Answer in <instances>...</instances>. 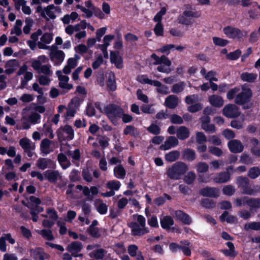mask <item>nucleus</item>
<instances>
[{
  "label": "nucleus",
  "mask_w": 260,
  "mask_h": 260,
  "mask_svg": "<svg viewBox=\"0 0 260 260\" xmlns=\"http://www.w3.org/2000/svg\"><path fill=\"white\" fill-rule=\"evenodd\" d=\"M196 174L192 171L188 172L184 176L183 180L187 184L190 185L193 183L196 178Z\"/></svg>",
  "instance_id": "obj_42"
},
{
  "label": "nucleus",
  "mask_w": 260,
  "mask_h": 260,
  "mask_svg": "<svg viewBox=\"0 0 260 260\" xmlns=\"http://www.w3.org/2000/svg\"><path fill=\"white\" fill-rule=\"evenodd\" d=\"M138 81L141 83L147 84L150 85L157 87V91L162 94H167L169 93L168 91V87L165 85H162L160 82L158 80H152L147 77L146 75H142L138 77Z\"/></svg>",
  "instance_id": "obj_5"
},
{
  "label": "nucleus",
  "mask_w": 260,
  "mask_h": 260,
  "mask_svg": "<svg viewBox=\"0 0 260 260\" xmlns=\"http://www.w3.org/2000/svg\"><path fill=\"white\" fill-rule=\"evenodd\" d=\"M171 197L167 193H164L163 196L159 197L154 200V203L158 206H160L165 204L166 199L168 200H171Z\"/></svg>",
  "instance_id": "obj_36"
},
{
  "label": "nucleus",
  "mask_w": 260,
  "mask_h": 260,
  "mask_svg": "<svg viewBox=\"0 0 260 260\" xmlns=\"http://www.w3.org/2000/svg\"><path fill=\"white\" fill-rule=\"evenodd\" d=\"M51 65L49 64L42 65L41 68L38 71V73H43L46 75H50L52 72L50 70Z\"/></svg>",
  "instance_id": "obj_56"
},
{
  "label": "nucleus",
  "mask_w": 260,
  "mask_h": 260,
  "mask_svg": "<svg viewBox=\"0 0 260 260\" xmlns=\"http://www.w3.org/2000/svg\"><path fill=\"white\" fill-rule=\"evenodd\" d=\"M244 229L246 231L252 230L254 231L260 230V222H251L245 224Z\"/></svg>",
  "instance_id": "obj_46"
},
{
  "label": "nucleus",
  "mask_w": 260,
  "mask_h": 260,
  "mask_svg": "<svg viewBox=\"0 0 260 260\" xmlns=\"http://www.w3.org/2000/svg\"><path fill=\"white\" fill-rule=\"evenodd\" d=\"M239 90L240 88L237 87L230 89L227 93V99L229 100H232L234 98H235L236 96L237 95L236 94L239 91Z\"/></svg>",
  "instance_id": "obj_61"
},
{
  "label": "nucleus",
  "mask_w": 260,
  "mask_h": 260,
  "mask_svg": "<svg viewBox=\"0 0 260 260\" xmlns=\"http://www.w3.org/2000/svg\"><path fill=\"white\" fill-rule=\"evenodd\" d=\"M178 103V98L176 95L172 94L169 95L165 100V105L166 107L173 109H175Z\"/></svg>",
  "instance_id": "obj_23"
},
{
  "label": "nucleus",
  "mask_w": 260,
  "mask_h": 260,
  "mask_svg": "<svg viewBox=\"0 0 260 260\" xmlns=\"http://www.w3.org/2000/svg\"><path fill=\"white\" fill-rule=\"evenodd\" d=\"M260 175V169L258 167L250 168L248 172V176L251 179H255Z\"/></svg>",
  "instance_id": "obj_38"
},
{
  "label": "nucleus",
  "mask_w": 260,
  "mask_h": 260,
  "mask_svg": "<svg viewBox=\"0 0 260 260\" xmlns=\"http://www.w3.org/2000/svg\"><path fill=\"white\" fill-rule=\"evenodd\" d=\"M226 245L229 248V249H222L221 252L226 256H229L235 258L238 254V252L236 251L235 246L232 242H227Z\"/></svg>",
  "instance_id": "obj_22"
},
{
  "label": "nucleus",
  "mask_w": 260,
  "mask_h": 260,
  "mask_svg": "<svg viewBox=\"0 0 260 260\" xmlns=\"http://www.w3.org/2000/svg\"><path fill=\"white\" fill-rule=\"evenodd\" d=\"M180 243L183 244L181 250L182 251L184 255L186 256H190L191 251L188 247L190 244V243L188 240H184L181 241Z\"/></svg>",
  "instance_id": "obj_34"
},
{
  "label": "nucleus",
  "mask_w": 260,
  "mask_h": 260,
  "mask_svg": "<svg viewBox=\"0 0 260 260\" xmlns=\"http://www.w3.org/2000/svg\"><path fill=\"white\" fill-rule=\"evenodd\" d=\"M57 160L62 168L67 169L71 165L70 161L68 160L66 154L60 153L57 155Z\"/></svg>",
  "instance_id": "obj_29"
},
{
  "label": "nucleus",
  "mask_w": 260,
  "mask_h": 260,
  "mask_svg": "<svg viewBox=\"0 0 260 260\" xmlns=\"http://www.w3.org/2000/svg\"><path fill=\"white\" fill-rule=\"evenodd\" d=\"M201 205L206 209H213L215 207L216 203L213 200L204 198L202 199Z\"/></svg>",
  "instance_id": "obj_35"
},
{
  "label": "nucleus",
  "mask_w": 260,
  "mask_h": 260,
  "mask_svg": "<svg viewBox=\"0 0 260 260\" xmlns=\"http://www.w3.org/2000/svg\"><path fill=\"white\" fill-rule=\"evenodd\" d=\"M212 40L215 45L221 47H224L229 43L228 40L217 37H213Z\"/></svg>",
  "instance_id": "obj_44"
},
{
  "label": "nucleus",
  "mask_w": 260,
  "mask_h": 260,
  "mask_svg": "<svg viewBox=\"0 0 260 260\" xmlns=\"http://www.w3.org/2000/svg\"><path fill=\"white\" fill-rule=\"evenodd\" d=\"M199 193L204 197L216 198L219 196V190L214 187L206 186L201 188Z\"/></svg>",
  "instance_id": "obj_12"
},
{
  "label": "nucleus",
  "mask_w": 260,
  "mask_h": 260,
  "mask_svg": "<svg viewBox=\"0 0 260 260\" xmlns=\"http://www.w3.org/2000/svg\"><path fill=\"white\" fill-rule=\"evenodd\" d=\"M231 179V173L223 172L218 173L214 178V181L217 183H223L228 182Z\"/></svg>",
  "instance_id": "obj_25"
},
{
  "label": "nucleus",
  "mask_w": 260,
  "mask_h": 260,
  "mask_svg": "<svg viewBox=\"0 0 260 260\" xmlns=\"http://www.w3.org/2000/svg\"><path fill=\"white\" fill-rule=\"evenodd\" d=\"M202 105L201 103H197L188 107L187 110L191 113H196L201 110Z\"/></svg>",
  "instance_id": "obj_63"
},
{
  "label": "nucleus",
  "mask_w": 260,
  "mask_h": 260,
  "mask_svg": "<svg viewBox=\"0 0 260 260\" xmlns=\"http://www.w3.org/2000/svg\"><path fill=\"white\" fill-rule=\"evenodd\" d=\"M196 141L199 144H201L207 141V138L205 135L201 132H198L196 133Z\"/></svg>",
  "instance_id": "obj_58"
},
{
  "label": "nucleus",
  "mask_w": 260,
  "mask_h": 260,
  "mask_svg": "<svg viewBox=\"0 0 260 260\" xmlns=\"http://www.w3.org/2000/svg\"><path fill=\"white\" fill-rule=\"evenodd\" d=\"M40 234L43 237L45 238L48 241H51L54 239L52 231L50 230H42Z\"/></svg>",
  "instance_id": "obj_55"
},
{
  "label": "nucleus",
  "mask_w": 260,
  "mask_h": 260,
  "mask_svg": "<svg viewBox=\"0 0 260 260\" xmlns=\"http://www.w3.org/2000/svg\"><path fill=\"white\" fill-rule=\"evenodd\" d=\"M50 58L53 60L55 58L57 60V62L55 63L56 65H60L63 61L65 57V54L63 51L58 50L57 47L55 45L51 46V52L50 54Z\"/></svg>",
  "instance_id": "obj_14"
},
{
  "label": "nucleus",
  "mask_w": 260,
  "mask_h": 260,
  "mask_svg": "<svg viewBox=\"0 0 260 260\" xmlns=\"http://www.w3.org/2000/svg\"><path fill=\"white\" fill-rule=\"evenodd\" d=\"M223 114L228 118H237L240 115L237 107L234 104H228L224 106L222 110Z\"/></svg>",
  "instance_id": "obj_9"
},
{
  "label": "nucleus",
  "mask_w": 260,
  "mask_h": 260,
  "mask_svg": "<svg viewBox=\"0 0 260 260\" xmlns=\"http://www.w3.org/2000/svg\"><path fill=\"white\" fill-rule=\"evenodd\" d=\"M196 157L195 151L190 148H186L182 152V159L191 162L196 159Z\"/></svg>",
  "instance_id": "obj_26"
},
{
  "label": "nucleus",
  "mask_w": 260,
  "mask_h": 260,
  "mask_svg": "<svg viewBox=\"0 0 260 260\" xmlns=\"http://www.w3.org/2000/svg\"><path fill=\"white\" fill-rule=\"evenodd\" d=\"M188 169V166L184 162L177 161L169 167L166 172L168 178L171 180H177L181 178Z\"/></svg>",
  "instance_id": "obj_1"
},
{
  "label": "nucleus",
  "mask_w": 260,
  "mask_h": 260,
  "mask_svg": "<svg viewBox=\"0 0 260 260\" xmlns=\"http://www.w3.org/2000/svg\"><path fill=\"white\" fill-rule=\"evenodd\" d=\"M19 145L23 150H25L31 147L30 140L27 138L21 139L19 141Z\"/></svg>",
  "instance_id": "obj_64"
},
{
  "label": "nucleus",
  "mask_w": 260,
  "mask_h": 260,
  "mask_svg": "<svg viewBox=\"0 0 260 260\" xmlns=\"http://www.w3.org/2000/svg\"><path fill=\"white\" fill-rule=\"evenodd\" d=\"M69 178L70 181L73 182L80 181L81 177L80 172L76 169H73L70 173Z\"/></svg>",
  "instance_id": "obj_43"
},
{
  "label": "nucleus",
  "mask_w": 260,
  "mask_h": 260,
  "mask_svg": "<svg viewBox=\"0 0 260 260\" xmlns=\"http://www.w3.org/2000/svg\"><path fill=\"white\" fill-rule=\"evenodd\" d=\"M29 252L34 260H45L50 257V255L46 253L42 247H38L30 249Z\"/></svg>",
  "instance_id": "obj_11"
},
{
  "label": "nucleus",
  "mask_w": 260,
  "mask_h": 260,
  "mask_svg": "<svg viewBox=\"0 0 260 260\" xmlns=\"http://www.w3.org/2000/svg\"><path fill=\"white\" fill-rule=\"evenodd\" d=\"M53 39V35L48 32L44 33L41 38V41L47 44H50Z\"/></svg>",
  "instance_id": "obj_62"
},
{
  "label": "nucleus",
  "mask_w": 260,
  "mask_h": 260,
  "mask_svg": "<svg viewBox=\"0 0 260 260\" xmlns=\"http://www.w3.org/2000/svg\"><path fill=\"white\" fill-rule=\"evenodd\" d=\"M128 226L131 229L132 234L134 236H142L149 233L148 228H140V225L135 221H132L129 224Z\"/></svg>",
  "instance_id": "obj_13"
},
{
  "label": "nucleus",
  "mask_w": 260,
  "mask_h": 260,
  "mask_svg": "<svg viewBox=\"0 0 260 260\" xmlns=\"http://www.w3.org/2000/svg\"><path fill=\"white\" fill-rule=\"evenodd\" d=\"M86 115L89 117H92L95 114V110L94 106L91 103L87 104L86 108Z\"/></svg>",
  "instance_id": "obj_59"
},
{
  "label": "nucleus",
  "mask_w": 260,
  "mask_h": 260,
  "mask_svg": "<svg viewBox=\"0 0 260 260\" xmlns=\"http://www.w3.org/2000/svg\"><path fill=\"white\" fill-rule=\"evenodd\" d=\"M38 168L44 170L47 168L54 169L55 168V163L54 161L48 158H39L37 161Z\"/></svg>",
  "instance_id": "obj_15"
},
{
  "label": "nucleus",
  "mask_w": 260,
  "mask_h": 260,
  "mask_svg": "<svg viewBox=\"0 0 260 260\" xmlns=\"http://www.w3.org/2000/svg\"><path fill=\"white\" fill-rule=\"evenodd\" d=\"M200 16V13L197 11H191L186 10L183 11L182 15H180L178 17V21L179 24L185 25H190L192 24V18H199Z\"/></svg>",
  "instance_id": "obj_6"
},
{
  "label": "nucleus",
  "mask_w": 260,
  "mask_h": 260,
  "mask_svg": "<svg viewBox=\"0 0 260 260\" xmlns=\"http://www.w3.org/2000/svg\"><path fill=\"white\" fill-rule=\"evenodd\" d=\"M83 248L81 242L79 241H74L69 244L67 247V250L70 252L73 256L75 253L80 252Z\"/></svg>",
  "instance_id": "obj_21"
},
{
  "label": "nucleus",
  "mask_w": 260,
  "mask_h": 260,
  "mask_svg": "<svg viewBox=\"0 0 260 260\" xmlns=\"http://www.w3.org/2000/svg\"><path fill=\"white\" fill-rule=\"evenodd\" d=\"M110 61L111 63L114 64L117 69H121L123 68V59L119 55L118 51H110Z\"/></svg>",
  "instance_id": "obj_16"
},
{
  "label": "nucleus",
  "mask_w": 260,
  "mask_h": 260,
  "mask_svg": "<svg viewBox=\"0 0 260 260\" xmlns=\"http://www.w3.org/2000/svg\"><path fill=\"white\" fill-rule=\"evenodd\" d=\"M160 224L163 229L168 230L171 229V226L174 224V221L171 216L166 215L160 218Z\"/></svg>",
  "instance_id": "obj_24"
},
{
  "label": "nucleus",
  "mask_w": 260,
  "mask_h": 260,
  "mask_svg": "<svg viewBox=\"0 0 260 260\" xmlns=\"http://www.w3.org/2000/svg\"><path fill=\"white\" fill-rule=\"evenodd\" d=\"M210 104L215 107H221L224 104V101L221 96L213 94L209 98Z\"/></svg>",
  "instance_id": "obj_28"
},
{
  "label": "nucleus",
  "mask_w": 260,
  "mask_h": 260,
  "mask_svg": "<svg viewBox=\"0 0 260 260\" xmlns=\"http://www.w3.org/2000/svg\"><path fill=\"white\" fill-rule=\"evenodd\" d=\"M87 231L88 233L93 238H99L101 236L100 233L99 229L97 227L88 228Z\"/></svg>",
  "instance_id": "obj_52"
},
{
  "label": "nucleus",
  "mask_w": 260,
  "mask_h": 260,
  "mask_svg": "<svg viewBox=\"0 0 260 260\" xmlns=\"http://www.w3.org/2000/svg\"><path fill=\"white\" fill-rule=\"evenodd\" d=\"M252 96V91L249 88L242 87V91L237 94L235 103L239 105H243L249 103Z\"/></svg>",
  "instance_id": "obj_8"
},
{
  "label": "nucleus",
  "mask_w": 260,
  "mask_h": 260,
  "mask_svg": "<svg viewBox=\"0 0 260 260\" xmlns=\"http://www.w3.org/2000/svg\"><path fill=\"white\" fill-rule=\"evenodd\" d=\"M196 169L199 173H206L208 171L209 166L205 162H199L196 166Z\"/></svg>",
  "instance_id": "obj_50"
},
{
  "label": "nucleus",
  "mask_w": 260,
  "mask_h": 260,
  "mask_svg": "<svg viewBox=\"0 0 260 260\" xmlns=\"http://www.w3.org/2000/svg\"><path fill=\"white\" fill-rule=\"evenodd\" d=\"M56 133L60 141L72 140L74 137V131L72 127L68 124L65 125L64 127H59Z\"/></svg>",
  "instance_id": "obj_7"
},
{
  "label": "nucleus",
  "mask_w": 260,
  "mask_h": 260,
  "mask_svg": "<svg viewBox=\"0 0 260 260\" xmlns=\"http://www.w3.org/2000/svg\"><path fill=\"white\" fill-rule=\"evenodd\" d=\"M45 179L49 182L54 183L60 176L59 172L57 170H47L44 172Z\"/></svg>",
  "instance_id": "obj_19"
},
{
  "label": "nucleus",
  "mask_w": 260,
  "mask_h": 260,
  "mask_svg": "<svg viewBox=\"0 0 260 260\" xmlns=\"http://www.w3.org/2000/svg\"><path fill=\"white\" fill-rule=\"evenodd\" d=\"M114 174L117 178L124 179L126 175V171L121 165H118L114 168Z\"/></svg>",
  "instance_id": "obj_32"
},
{
  "label": "nucleus",
  "mask_w": 260,
  "mask_h": 260,
  "mask_svg": "<svg viewBox=\"0 0 260 260\" xmlns=\"http://www.w3.org/2000/svg\"><path fill=\"white\" fill-rule=\"evenodd\" d=\"M51 144V141L46 138L43 139L40 144L41 150L46 154L49 153V149Z\"/></svg>",
  "instance_id": "obj_37"
},
{
  "label": "nucleus",
  "mask_w": 260,
  "mask_h": 260,
  "mask_svg": "<svg viewBox=\"0 0 260 260\" xmlns=\"http://www.w3.org/2000/svg\"><path fill=\"white\" fill-rule=\"evenodd\" d=\"M107 251L103 249L100 248L94 251L93 257L97 259H103Z\"/></svg>",
  "instance_id": "obj_60"
},
{
  "label": "nucleus",
  "mask_w": 260,
  "mask_h": 260,
  "mask_svg": "<svg viewBox=\"0 0 260 260\" xmlns=\"http://www.w3.org/2000/svg\"><path fill=\"white\" fill-rule=\"evenodd\" d=\"M236 184L244 194L253 196L260 192V185H255L251 187L250 185L249 180L246 177H238L236 179Z\"/></svg>",
  "instance_id": "obj_2"
},
{
  "label": "nucleus",
  "mask_w": 260,
  "mask_h": 260,
  "mask_svg": "<svg viewBox=\"0 0 260 260\" xmlns=\"http://www.w3.org/2000/svg\"><path fill=\"white\" fill-rule=\"evenodd\" d=\"M123 134L124 135H129L132 137H137L139 134V131L137 128L133 125H128L125 126L123 130Z\"/></svg>",
  "instance_id": "obj_30"
},
{
  "label": "nucleus",
  "mask_w": 260,
  "mask_h": 260,
  "mask_svg": "<svg viewBox=\"0 0 260 260\" xmlns=\"http://www.w3.org/2000/svg\"><path fill=\"white\" fill-rule=\"evenodd\" d=\"M176 220L181 221L183 224L190 225L192 221L190 216L182 210H177L175 212Z\"/></svg>",
  "instance_id": "obj_17"
},
{
  "label": "nucleus",
  "mask_w": 260,
  "mask_h": 260,
  "mask_svg": "<svg viewBox=\"0 0 260 260\" xmlns=\"http://www.w3.org/2000/svg\"><path fill=\"white\" fill-rule=\"evenodd\" d=\"M66 153L67 155L71 156L75 160H79L81 157L80 151L79 149H76L74 151L69 150Z\"/></svg>",
  "instance_id": "obj_48"
},
{
  "label": "nucleus",
  "mask_w": 260,
  "mask_h": 260,
  "mask_svg": "<svg viewBox=\"0 0 260 260\" xmlns=\"http://www.w3.org/2000/svg\"><path fill=\"white\" fill-rule=\"evenodd\" d=\"M222 192L225 195L231 196L235 193V189L233 186L228 185L223 187Z\"/></svg>",
  "instance_id": "obj_57"
},
{
  "label": "nucleus",
  "mask_w": 260,
  "mask_h": 260,
  "mask_svg": "<svg viewBox=\"0 0 260 260\" xmlns=\"http://www.w3.org/2000/svg\"><path fill=\"white\" fill-rule=\"evenodd\" d=\"M257 77L256 74L244 72L241 74L240 78L244 82L253 83L256 79Z\"/></svg>",
  "instance_id": "obj_31"
},
{
  "label": "nucleus",
  "mask_w": 260,
  "mask_h": 260,
  "mask_svg": "<svg viewBox=\"0 0 260 260\" xmlns=\"http://www.w3.org/2000/svg\"><path fill=\"white\" fill-rule=\"evenodd\" d=\"M223 32L227 37L230 39L241 41L243 37L247 36L248 32L241 30L238 28L228 25L223 28Z\"/></svg>",
  "instance_id": "obj_4"
},
{
  "label": "nucleus",
  "mask_w": 260,
  "mask_h": 260,
  "mask_svg": "<svg viewBox=\"0 0 260 260\" xmlns=\"http://www.w3.org/2000/svg\"><path fill=\"white\" fill-rule=\"evenodd\" d=\"M147 129L150 133L155 135H159L161 131V129L159 126L154 123L151 124L148 127Z\"/></svg>",
  "instance_id": "obj_53"
},
{
  "label": "nucleus",
  "mask_w": 260,
  "mask_h": 260,
  "mask_svg": "<svg viewBox=\"0 0 260 260\" xmlns=\"http://www.w3.org/2000/svg\"><path fill=\"white\" fill-rule=\"evenodd\" d=\"M170 121L173 124H181L183 123L182 118L176 114H172L170 116Z\"/></svg>",
  "instance_id": "obj_54"
},
{
  "label": "nucleus",
  "mask_w": 260,
  "mask_h": 260,
  "mask_svg": "<svg viewBox=\"0 0 260 260\" xmlns=\"http://www.w3.org/2000/svg\"><path fill=\"white\" fill-rule=\"evenodd\" d=\"M179 156L180 152L177 150H173L166 153L165 158L167 161L171 162L177 160Z\"/></svg>",
  "instance_id": "obj_33"
},
{
  "label": "nucleus",
  "mask_w": 260,
  "mask_h": 260,
  "mask_svg": "<svg viewBox=\"0 0 260 260\" xmlns=\"http://www.w3.org/2000/svg\"><path fill=\"white\" fill-rule=\"evenodd\" d=\"M107 187L108 188L112 190H118L121 185V183L119 181L112 180L107 182Z\"/></svg>",
  "instance_id": "obj_47"
},
{
  "label": "nucleus",
  "mask_w": 260,
  "mask_h": 260,
  "mask_svg": "<svg viewBox=\"0 0 260 260\" xmlns=\"http://www.w3.org/2000/svg\"><path fill=\"white\" fill-rule=\"evenodd\" d=\"M104 110L109 120L114 125H116L117 122V118H121L123 114V109L115 104L107 105L105 107Z\"/></svg>",
  "instance_id": "obj_3"
},
{
  "label": "nucleus",
  "mask_w": 260,
  "mask_h": 260,
  "mask_svg": "<svg viewBox=\"0 0 260 260\" xmlns=\"http://www.w3.org/2000/svg\"><path fill=\"white\" fill-rule=\"evenodd\" d=\"M242 52L240 49H237L233 52H230L226 55V58L230 60H237L240 55Z\"/></svg>",
  "instance_id": "obj_45"
},
{
  "label": "nucleus",
  "mask_w": 260,
  "mask_h": 260,
  "mask_svg": "<svg viewBox=\"0 0 260 260\" xmlns=\"http://www.w3.org/2000/svg\"><path fill=\"white\" fill-rule=\"evenodd\" d=\"M229 150L232 153H240L243 151L244 147L241 142L238 140H232L228 143Z\"/></svg>",
  "instance_id": "obj_18"
},
{
  "label": "nucleus",
  "mask_w": 260,
  "mask_h": 260,
  "mask_svg": "<svg viewBox=\"0 0 260 260\" xmlns=\"http://www.w3.org/2000/svg\"><path fill=\"white\" fill-rule=\"evenodd\" d=\"M55 7L53 5H50L46 7H45L44 11H43L42 6L39 5L37 7L36 13H40L41 17L45 18L47 21H48L49 19L46 17V15H47L50 18L54 19L56 18V15L54 13L51 11Z\"/></svg>",
  "instance_id": "obj_10"
},
{
  "label": "nucleus",
  "mask_w": 260,
  "mask_h": 260,
  "mask_svg": "<svg viewBox=\"0 0 260 260\" xmlns=\"http://www.w3.org/2000/svg\"><path fill=\"white\" fill-rule=\"evenodd\" d=\"M107 85L110 91H114L116 89V81L114 74H113L112 76L110 75L109 76L107 80Z\"/></svg>",
  "instance_id": "obj_40"
},
{
  "label": "nucleus",
  "mask_w": 260,
  "mask_h": 260,
  "mask_svg": "<svg viewBox=\"0 0 260 260\" xmlns=\"http://www.w3.org/2000/svg\"><path fill=\"white\" fill-rule=\"evenodd\" d=\"M177 138L181 140H184L188 138L189 136L190 132L187 127L185 126H180L176 131Z\"/></svg>",
  "instance_id": "obj_27"
},
{
  "label": "nucleus",
  "mask_w": 260,
  "mask_h": 260,
  "mask_svg": "<svg viewBox=\"0 0 260 260\" xmlns=\"http://www.w3.org/2000/svg\"><path fill=\"white\" fill-rule=\"evenodd\" d=\"M41 116L38 113L34 112L28 117L29 121L34 124L39 123L40 121Z\"/></svg>",
  "instance_id": "obj_49"
},
{
  "label": "nucleus",
  "mask_w": 260,
  "mask_h": 260,
  "mask_svg": "<svg viewBox=\"0 0 260 260\" xmlns=\"http://www.w3.org/2000/svg\"><path fill=\"white\" fill-rule=\"evenodd\" d=\"M229 212L226 211H224L222 214L220 216V219L221 221L226 220L228 223H234L235 221L236 218L233 215H228Z\"/></svg>",
  "instance_id": "obj_39"
},
{
  "label": "nucleus",
  "mask_w": 260,
  "mask_h": 260,
  "mask_svg": "<svg viewBox=\"0 0 260 260\" xmlns=\"http://www.w3.org/2000/svg\"><path fill=\"white\" fill-rule=\"evenodd\" d=\"M164 27L162 23H157L153 29L155 35L157 37L164 36Z\"/></svg>",
  "instance_id": "obj_51"
},
{
  "label": "nucleus",
  "mask_w": 260,
  "mask_h": 260,
  "mask_svg": "<svg viewBox=\"0 0 260 260\" xmlns=\"http://www.w3.org/2000/svg\"><path fill=\"white\" fill-rule=\"evenodd\" d=\"M243 204H246L252 209L260 208V198H248L245 196L243 197Z\"/></svg>",
  "instance_id": "obj_20"
},
{
  "label": "nucleus",
  "mask_w": 260,
  "mask_h": 260,
  "mask_svg": "<svg viewBox=\"0 0 260 260\" xmlns=\"http://www.w3.org/2000/svg\"><path fill=\"white\" fill-rule=\"evenodd\" d=\"M185 86V83L184 82H180L174 84L172 88V91L174 93H178L182 92Z\"/></svg>",
  "instance_id": "obj_41"
}]
</instances>
